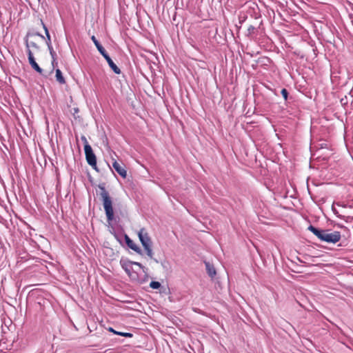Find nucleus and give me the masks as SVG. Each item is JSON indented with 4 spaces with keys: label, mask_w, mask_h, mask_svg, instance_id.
Returning a JSON list of instances; mask_svg holds the SVG:
<instances>
[{
    "label": "nucleus",
    "mask_w": 353,
    "mask_h": 353,
    "mask_svg": "<svg viewBox=\"0 0 353 353\" xmlns=\"http://www.w3.org/2000/svg\"><path fill=\"white\" fill-rule=\"evenodd\" d=\"M308 230L312 232L321 241L327 243H336L341 238V232L339 231H332L331 230H323L316 228L312 225L308 227Z\"/></svg>",
    "instance_id": "nucleus-1"
},
{
    "label": "nucleus",
    "mask_w": 353,
    "mask_h": 353,
    "mask_svg": "<svg viewBox=\"0 0 353 353\" xmlns=\"http://www.w3.org/2000/svg\"><path fill=\"white\" fill-rule=\"evenodd\" d=\"M98 188L101 190L100 196L103 201V208L107 217V221L110 223L114 219V210L112 199L108 192L105 190V183H100Z\"/></svg>",
    "instance_id": "nucleus-2"
},
{
    "label": "nucleus",
    "mask_w": 353,
    "mask_h": 353,
    "mask_svg": "<svg viewBox=\"0 0 353 353\" xmlns=\"http://www.w3.org/2000/svg\"><path fill=\"white\" fill-rule=\"evenodd\" d=\"M137 234L147 255L150 259H153V251L152 249V242L146 230L144 228H141Z\"/></svg>",
    "instance_id": "nucleus-3"
},
{
    "label": "nucleus",
    "mask_w": 353,
    "mask_h": 353,
    "mask_svg": "<svg viewBox=\"0 0 353 353\" xmlns=\"http://www.w3.org/2000/svg\"><path fill=\"white\" fill-rule=\"evenodd\" d=\"M85 159L87 163L92 166V168L95 170L97 172H99L97 165V157L94 154L92 148L90 145H85V149L84 150Z\"/></svg>",
    "instance_id": "nucleus-4"
},
{
    "label": "nucleus",
    "mask_w": 353,
    "mask_h": 353,
    "mask_svg": "<svg viewBox=\"0 0 353 353\" xmlns=\"http://www.w3.org/2000/svg\"><path fill=\"white\" fill-rule=\"evenodd\" d=\"M28 57V61L31 67L38 73H39L41 75L47 77L48 75L43 74V69L37 64V63L35 61V59L33 56V53L32 52L31 50H27Z\"/></svg>",
    "instance_id": "nucleus-5"
},
{
    "label": "nucleus",
    "mask_w": 353,
    "mask_h": 353,
    "mask_svg": "<svg viewBox=\"0 0 353 353\" xmlns=\"http://www.w3.org/2000/svg\"><path fill=\"white\" fill-rule=\"evenodd\" d=\"M124 239L128 248L136 252L137 254L143 255L142 250L128 236V235L125 234Z\"/></svg>",
    "instance_id": "nucleus-6"
},
{
    "label": "nucleus",
    "mask_w": 353,
    "mask_h": 353,
    "mask_svg": "<svg viewBox=\"0 0 353 353\" xmlns=\"http://www.w3.org/2000/svg\"><path fill=\"white\" fill-rule=\"evenodd\" d=\"M112 167L114 169V170L123 179H125L127 176V171L125 168V167L118 163L116 160H114L112 163Z\"/></svg>",
    "instance_id": "nucleus-7"
},
{
    "label": "nucleus",
    "mask_w": 353,
    "mask_h": 353,
    "mask_svg": "<svg viewBox=\"0 0 353 353\" xmlns=\"http://www.w3.org/2000/svg\"><path fill=\"white\" fill-rule=\"evenodd\" d=\"M102 56L106 60V61L108 62L110 68L112 70V71L115 74H121V71L120 68L114 63V61L112 60V59L108 55L107 52L104 54H103Z\"/></svg>",
    "instance_id": "nucleus-8"
},
{
    "label": "nucleus",
    "mask_w": 353,
    "mask_h": 353,
    "mask_svg": "<svg viewBox=\"0 0 353 353\" xmlns=\"http://www.w3.org/2000/svg\"><path fill=\"white\" fill-rule=\"evenodd\" d=\"M205 265L206 271H207L208 274L211 278H213L216 274V270H215L214 265L210 264V263H209V262H205Z\"/></svg>",
    "instance_id": "nucleus-9"
},
{
    "label": "nucleus",
    "mask_w": 353,
    "mask_h": 353,
    "mask_svg": "<svg viewBox=\"0 0 353 353\" xmlns=\"http://www.w3.org/2000/svg\"><path fill=\"white\" fill-rule=\"evenodd\" d=\"M91 39L93 41V43H94V45H95L96 48H97L98 51L99 52V53L101 55L104 54L106 52V50L102 46V45L99 43V41L97 39L95 36H94V35L92 36Z\"/></svg>",
    "instance_id": "nucleus-10"
},
{
    "label": "nucleus",
    "mask_w": 353,
    "mask_h": 353,
    "mask_svg": "<svg viewBox=\"0 0 353 353\" xmlns=\"http://www.w3.org/2000/svg\"><path fill=\"white\" fill-rule=\"evenodd\" d=\"M55 72H56L55 77H56L57 81L58 83H59L60 84H65V79L64 77L63 76V74H62V72L61 71V70L59 68L56 69Z\"/></svg>",
    "instance_id": "nucleus-11"
},
{
    "label": "nucleus",
    "mask_w": 353,
    "mask_h": 353,
    "mask_svg": "<svg viewBox=\"0 0 353 353\" xmlns=\"http://www.w3.org/2000/svg\"><path fill=\"white\" fill-rule=\"evenodd\" d=\"M41 23L45 30V34H46V45L48 46H52V43H51V38H50V33H49V31H48V28L46 27V26L44 24V23L43 22L42 20H41Z\"/></svg>",
    "instance_id": "nucleus-12"
},
{
    "label": "nucleus",
    "mask_w": 353,
    "mask_h": 353,
    "mask_svg": "<svg viewBox=\"0 0 353 353\" xmlns=\"http://www.w3.org/2000/svg\"><path fill=\"white\" fill-rule=\"evenodd\" d=\"M128 275L130 276L131 280L137 281L140 283H143V282L145 281V279H143L141 281L139 280L138 273L137 272L134 271L133 270H131L130 272H129V274Z\"/></svg>",
    "instance_id": "nucleus-13"
},
{
    "label": "nucleus",
    "mask_w": 353,
    "mask_h": 353,
    "mask_svg": "<svg viewBox=\"0 0 353 353\" xmlns=\"http://www.w3.org/2000/svg\"><path fill=\"white\" fill-rule=\"evenodd\" d=\"M25 43H26V46L27 48V50H30V47L34 48L35 49H37L38 50H39V46L36 43H34L33 41L29 42L28 39L27 38L25 39Z\"/></svg>",
    "instance_id": "nucleus-14"
},
{
    "label": "nucleus",
    "mask_w": 353,
    "mask_h": 353,
    "mask_svg": "<svg viewBox=\"0 0 353 353\" xmlns=\"http://www.w3.org/2000/svg\"><path fill=\"white\" fill-rule=\"evenodd\" d=\"M129 264H131V265H137L139 266L141 269L143 270V272L145 273V274H147V271H148V269L145 268L141 263H139V262H135V261H129ZM145 277L147 278L148 277V275L145 274Z\"/></svg>",
    "instance_id": "nucleus-15"
},
{
    "label": "nucleus",
    "mask_w": 353,
    "mask_h": 353,
    "mask_svg": "<svg viewBox=\"0 0 353 353\" xmlns=\"http://www.w3.org/2000/svg\"><path fill=\"white\" fill-rule=\"evenodd\" d=\"M131 265V264H129V261L122 264V268L124 269V270L128 274H129V272H130L131 270H132Z\"/></svg>",
    "instance_id": "nucleus-16"
},
{
    "label": "nucleus",
    "mask_w": 353,
    "mask_h": 353,
    "mask_svg": "<svg viewBox=\"0 0 353 353\" xmlns=\"http://www.w3.org/2000/svg\"><path fill=\"white\" fill-rule=\"evenodd\" d=\"M48 48L49 50L50 56L52 57V59H54V61L57 60V54L53 50L52 46H48Z\"/></svg>",
    "instance_id": "nucleus-17"
},
{
    "label": "nucleus",
    "mask_w": 353,
    "mask_h": 353,
    "mask_svg": "<svg viewBox=\"0 0 353 353\" xmlns=\"http://www.w3.org/2000/svg\"><path fill=\"white\" fill-rule=\"evenodd\" d=\"M161 285L159 281H152L150 283V287L154 290H157V289L160 288Z\"/></svg>",
    "instance_id": "nucleus-18"
},
{
    "label": "nucleus",
    "mask_w": 353,
    "mask_h": 353,
    "mask_svg": "<svg viewBox=\"0 0 353 353\" xmlns=\"http://www.w3.org/2000/svg\"><path fill=\"white\" fill-rule=\"evenodd\" d=\"M281 94L283 96V99L287 101L289 95V92L285 88H283L281 91Z\"/></svg>",
    "instance_id": "nucleus-19"
},
{
    "label": "nucleus",
    "mask_w": 353,
    "mask_h": 353,
    "mask_svg": "<svg viewBox=\"0 0 353 353\" xmlns=\"http://www.w3.org/2000/svg\"><path fill=\"white\" fill-rule=\"evenodd\" d=\"M81 141L83 142V144H84V150L85 149V145H90L88 143V140H87L86 137H85L84 135H82V136H81Z\"/></svg>",
    "instance_id": "nucleus-20"
},
{
    "label": "nucleus",
    "mask_w": 353,
    "mask_h": 353,
    "mask_svg": "<svg viewBox=\"0 0 353 353\" xmlns=\"http://www.w3.org/2000/svg\"><path fill=\"white\" fill-rule=\"evenodd\" d=\"M56 65H57V60L54 61V59H52V68L51 71L50 72V74H52L53 72Z\"/></svg>",
    "instance_id": "nucleus-21"
},
{
    "label": "nucleus",
    "mask_w": 353,
    "mask_h": 353,
    "mask_svg": "<svg viewBox=\"0 0 353 353\" xmlns=\"http://www.w3.org/2000/svg\"><path fill=\"white\" fill-rule=\"evenodd\" d=\"M255 30V28L254 26H250L248 28V31L250 34L254 32V30Z\"/></svg>",
    "instance_id": "nucleus-22"
},
{
    "label": "nucleus",
    "mask_w": 353,
    "mask_h": 353,
    "mask_svg": "<svg viewBox=\"0 0 353 353\" xmlns=\"http://www.w3.org/2000/svg\"><path fill=\"white\" fill-rule=\"evenodd\" d=\"M123 336L128 337V338H131V337L133 336V334L132 333H130V332H125L123 334Z\"/></svg>",
    "instance_id": "nucleus-23"
},
{
    "label": "nucleus",
    "mask_w": 353,
    "mask_h": 353,
    "mask_svg": "<svg viewBox=\"0 0 353 353\" xmlns=\"http://www.w3.org/2000/svg\"><path fill=\"white\" fill-rule=\"evenodd\" d=\"M73 115L75 117V114H77L79 112V108H74L73 109Z\"/></svg>",
    "instance_id": "nucleus-24"
},
{
    "label": "nucleus",
    "mask_w": 353,
    "mask_h": 353,
    "mask_svg": "<svg viewBox=\"0 0 353 353\" xmlns=\"http://www.w3.org/2000/svg\"><path fill=\"white\" fill-rule=\"evenodd\" d=\"M108 331L117 334V331L114 330L112 327H110L108 329Z\"/></svg>",
    "instance_id": "nucleus-25"
},
{
    "label": "nucleus",
    "mask_w": 353,
    "mask_h": 353,
    "mask_svg": "<svg viewBox=\"0 0 353 353\" xmlns=\"http://www.w3.org/2000/svg\"><path fill=\"white\" fill-rule=\"evenodd\" d=\"M34 34V35L39 36V37H41V38H42V39H45V37H44V36H43L42 34H40V33H39V32H36V33H34V34Z\"/></svg>",
    "instance_id": "nucleus-26"
},
{
    "label": "nucleus",
    "mask_w": 353,
    "mask_h": 353,
    "mask_svg": "<svg viewBox=\"0 0 353 353\" xmlns=\"http://www.w3.org/2000/svg\"><path fill=\"white\" fill-rule=\"evenodd\" d=\"M124 333H125V332H117V335H119V336H123V334Z\"/></svg>",
    "instance_id": "nucleus-27"
},
{
    "label": "nucleus",
    "mask_w": 353,
    "mask_h": 353,
    "mask_svg": "<svg viewBox=\"0 0 353 353\" xmlns=\"http://www.w3.org/2000/svg\"><path fill=\"white\" fill-rule=\"evenodd\" d=\"M345 99H341V103L342 104H345V103H346V101H345Z\"/></svg>",
    "instance_id": "nucleus-28"
},
{
    "label": "nucleus",
    "mask_w": 353,
    "mask_h": 353,
    "mask_svg": "<svg viewBox=\"0 0 353 353\" xmlns=\"http://www.w3.org/2000/svg\"><path fill=\"white\" fill-rule=\"evenodd\" d=\"M154 259V261L156 263H158V262H159L157 259Z\"/></svg>",
    "instance_id": "nucleus-29"
}]
</instances>
